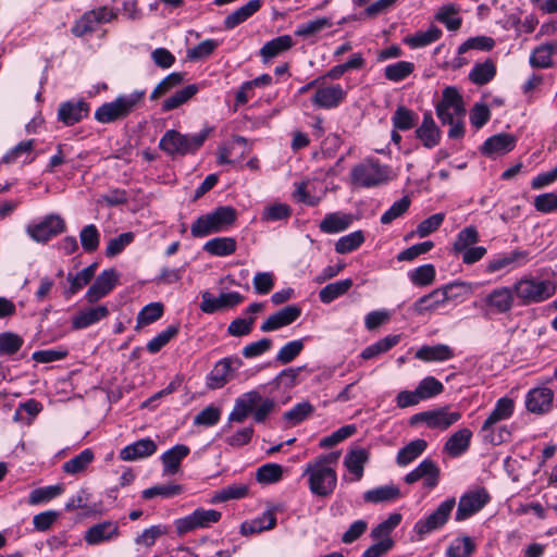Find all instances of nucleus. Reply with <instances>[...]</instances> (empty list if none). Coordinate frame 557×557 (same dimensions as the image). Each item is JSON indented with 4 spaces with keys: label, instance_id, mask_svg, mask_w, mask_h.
Masks as SVG:
<instances>
[{
    "label": "nucleus",
    "instance_id": "c756f323",
    "mask_svg": "<svg viewBox=\"0 0 557 557\" xmlns=\"http://www.w3.org/2000/svg\"><path fill=\"white\" fill-rule=\"evenodd\" d=\"M157 450V444L150 438H141L127 445L120 453L122 460H136L151 456Z\"/></svg>",
    "mask_w": 557,
    "mask_h": 557
},
{
    "label": "nucleus",
    "instance_id": "6e6552de",
    "mask_svg": "<svg viewBox=\"0 0 557 557\" xmlns=\"http://www.w3.org/2000/svg\"><path fill=\"white\" fill-rule=\"evenodd\" d=\"M435 110L444 125L451 122V115L458 119H463L466 115L463 99L459 91L451 86L444 88L442 100L436 104Z\"/></svg>",
    "mask_w": 557,
    "mask_h": 557
},
{
    "label": "nucleus",
    "instance_id": "9d476101",
    "mask_svg": "<svg viewBox=\"0 0 557 557\" xmlns=\"http://www.w3.org/2000/svg\"><path fill=\"white\" fill-rule=\"evenodd\" d=\"M221 517L222 515L218 510L197 508L190 515L175 520L176 532L178 535H183L199 528H209Z\"/></svg>",
    "mask_w": 557,
    "mask_h": 557
},
{
    "label": "nucleus",
    "instance_id": "1a4fd4ad",
    "mask_svg": "<svg viewBox=\"0 0 557 557\" xmlns=\"http://www.w3.org/2000/svg\"><path fill=\"white\" fill-rule=\"evenodd\" d=\"M455 504V498L446 499L426 518L418 520L413 531L419 535V539L422 540L426 534L442 528L448 521Z\"/></svg>",
    "mask_w": 557,
    "mask_h": 557
},
{
    "label": "nucleus",
    "instance_id": "f03ea898",
    "mask_svg": "<svg viewBox=\"0 0 557 557\" xmlns=\"http://www.w3.org/2000/svg\"><path fill=\"white\" fill-rule=\"evenodd\" d=\"M211 128H205L196 134H182L176 129H169L159 141V148L168 156L194 154L207 140Z\"/></svg>",
    "mask_w": 557,
    "mask_h": 557
},
{
    "label": "nucleus",
    "instance_id": "0e129e2a",
    "mask_svg": "<svg viewBox=\"0 0 557 557\" xmlns=\"http://www.w3.org/2000/svg\"><path fill=\"white\" fill-rule=\"evenodd\" d=\"M24 339L13 332L0 333V355L12 356L23 346Z\"/></svg>",
    "mask_w": 557,
    "mask_h": 557
},
{
    "label": "nucleus",
    "instance_id": "680f3d73",
    "mask_svg": "<svg viewBox=\"0 0 557 557\" xmlns=\"http://www.w3.org/2000/svg\"><path fill=\"white\" fill-rule=\"evenodd\" d=\"M479 242V233L474 226H467L462 228L454 243L453 251L455 253H461L465 249L476 244Z\"/></svg>",
    "mask_w": 557,
    "mask_h": 557
},
{
    "label": "nucleus",
    "instance_id": "c03bdc74",
    "mask_svg": "<svg viewBox=\"0 0 557 557\" xmlns=\"http://www.w3.org/2000/svg\"><path fill=\"white\" fill-rule=\"evenodd\" d=\"M198 91L199 85L197 84L185 86L162 102V110L166 112L177 109L182 104L186 103L189 99H191Z\"/></svg>",
    "mask_w": 557,
    "mask_h": 557
},
{
    "label": "nucleus",
    "instance_id": "412c9836",
    "mask_svg": "<svg viewBox=\"0 0 557 557\" xmlns=\"http://www.w3.org/2000/svg\"><path fill=\"white\" fill-rule=\"evenodd\" d=\"M89 113V104L84 100L62 102L58 110V119L66 126L81 122Z\"/></svg>",
    "mask_w": 557,
    "mask_h": 557
},
{
    "label": "nucleus",
    "instance_id": "a878e982",
    "mask_svg": "<svg viewBox=\"0 0 557 557\" xmlns=\"http://www.w3.org/2000/svg\"><path fill=\"white\" fill-rule=\"evenodd\" d=\"M515 409V403L511 398L502 397L496 401V405L490 416L484 421L481 432L486 433L492 430L498 422L509 419Z\"/></svg>",
    "mask_w": 557,
    "mask_h": 557
},
{
    "label": "nucleus",
    "instance_id": "423d86ee",
    "mask_svg": "<svg viewBox=\"0 0 557 557\" xmlns=\"http://www.w3.org/2000/svg\"><path fill=\"white\" fill-rule=\"evenodd\" d=\"M388 166L372 159L366 160L351 170V184L357 187L371 188L388 181Z\"/></svg>",
    "mask_w": 557,
    "mask_h": 557
},
{
    "label": "nucleus",
    "instance_id": "8fccbe9b",
    "mask_svg": "<svg viewBox=\"0 0 557 557\" xmlns=\"http://www.w3.org/2000/svg\"><path fill=\"white\" fill-rule=\"evenodd\" d=\"M292 208L287 203L274 202L264 207L261 213V220L264 222H277L287 220L292 215Z\"/></svg>",
    "mask_w": 557,
    "mask_h": 557
},
{
    "label": "nucleus",
    "instance_id": "72a5a7b5",
    "mask_svg": "<svg viewBox=\"0 0 557 557\" xmlns=\"http://www.w3.org/2000/svg\"><path fill=\"white\" fill-rule=\"evenodd\" d=\"M98 264L95 262L76 274L69 273L66 280L70 283V286L64 292L65 297H72L73 295L77 294L83 287L89 284L92 277L95 276Z\"/></svg>",
    "mask_w": 557,
    "mask_h": 557
},
{
    "label": "nucleus",
    "instance_id": "c85d7f7f",
    "mask_svg": "<svg viewBox=\"0 0 557 557\" xmlns=\"http://www.w3.org/2000/svg\"><path fill=\"white\" fill-rule=\"evenodd\" d=\"M513 290L508 287H499L492 290L485 298L488 307L497 313H506L510 311L513 305Z\"/></svg>",
    "mask_w": 557,
    "mask_h": 557
},
{
    "label": "nucleus",
    "instance_id": "13d9d810",
    "mask_svg": "<svg viewBox=\"0 0 557 557\" xmlns=\"http://www.w3.org/2000/svg\"><path fill=\"white\" fill-rule=\"evenodd\" d=\"M364 242L362 231H355L348 235L342 236L335 244V251L337 253H349L359 248Z\"/></svg>",
    "mask_w": 557,
    "mask_h": 557
},
{
    "label": "nucleus",
    "instance_id": "9b49d317",
    "mask_svg": "<svg viewBox=\"0 0 557 557\" xmlns=\"http://www.w3.org/2000/svg\"><path fill=\"white\" fill-rule=\"evenodd\" d=\"M65 230V222L59 214H49L37 224L28 225V235L38 243H46Z\"/></svg>",
    "mask_w": 557,
    "mask_h": 557
},
{
    "label": "nucleus",
    "instance_id": "a211bd4d",
    "mask_svg": "<svg viewBox=\"0 0 557 557\" xmlns=\"http://www.w3.org/2000/svg\"><path fill=\"white\" fill-rule=\"evenodd\" d=\"M301 315V308L298 305H288L268 317L261 324L262 332H272L289 325Z\"/></svg>",
    "mask_w": 557,
    "mask_h": 557
},
{
    "label": "nucleus",
    "instance_id": "f257e3e1",
    "mask_svg": "<svg viewBox=\"0 0 557 557\" xmlns=\"http://www.w3.org/2000/svg\"><path fill=\"white\" fill-rule=\"evenodd\" d=\"M341 451H331L318 456L307 463L304 475H308L309 490L313 495L327 497L333 494L337 475L331 465L338 462Z\"/></svg>",
    "mask_w": 557,
    "mask_h": 557
},
{
    "label": "nucleus",
    "instance_id": "5fc2aeb1",
    "mask_svg": "<svg viewBox=\"0 0 557 557\" xmlns=\"http://www.w3.org/2000/svg\"><path fill=\"white\" fill-rule=\"evenodd\" d=\"M414 70V64L409 61H398L389 64L384 70L386 79L391 82H401L407 78Z\"/></svg>",
    "mask_w": 557,
    "mask_h": 557
},
{
    "label": "nucleus",
    "instance_id": "0eeeda50",
    "mask_svg": "<svg viewBox=\"0 0 557 557\" xmlns=\"http://www.w3.org/2000/svg\"><path fill=\"white\" fill-rule=\"evenodd\" d=\"M242 366V359L236 356L220 359L206 376L207 388L211 391L223 388L231 380H233L235 372Z\"/></svg>",
    "mask_w": 557,
    "mask_h": 557
},
{
    "label": "nucleus",
    "instance_id": "2eb2a0df",
    "mask_svg": "<svg viewBox=\"0 0 557 557\" xmlns=\"http://www.w3.org/2000/svg\"><path fill=\"white\" fill-rule=\"evenodd\" d=\"M459 286L465 287L466 285L462 283H450L442 288L434 289L430 294L422 296L413 304L414 312L422 314L425 311L437 308L440 305H443L448 299H450V295H455L453 290Z\"/></svg>",
    "mask_w": 557,
    "mask_h": 557
},
{
    "label": "nucleus",
    "instance_id": "4be33fe9",
    "mask_svg": "<svg viewBox=\"0 0 557 557\" xmlns=\"http://www.w3.org/2000/svg\"><path fill=\"white\" fill-rule=\"evenodd\" d=\"M109 309L106 305H98L96 307H88L79 310L72 318V329L83 330L98 323L109 315Z\"/></svg>",
    "mask_w": 557,
    "mask_h": 557
},
{
    "label": "nucleus",
    "instance_id": "052dcab7",
    "mask_svg": "<svg viewBox=\"0 0 557 557\" xmlns=\"http://www.w3.org/2000/svg\"><path fill=\"white\" fill-rule=\"evenodd\" d=\"M248 494V486L246 484L228 485L218 492L211 498L212 504L227 502L231 499H240Z\"/></svg>",
    "mask_w": 557,
    "mask_h": 557
},
{
    "label": "nucleus",
    "instance_id": "69168bd1",
    "mask_svg": "<svg viewBox=\"0 0 557 557\" xmlns=\"http://www.w3.org/2000/svg\"><path fill=\"white\" fill-rule=\"evenodd\" d=\"M283 476V467L278 463H265L257 470V481L260 483H276Z\"/></svg>",
    "mask_w": 557,
    "mask_h": 557
},
{
    "label": "nucleus",
    "instance_id": "6ab92c4d",
    "mask_svg": "<svg viewBox=\"0 0 557 557\" xmlns=\"http://www.w3.org/2000/svg\"><path fill=\"white\" fill-rule=\"evenodd\" d=\"M554 392L547 387H535L525 397L527 409L532 413L543 414L553 407Z\"/></svg>",
    "mask_w": 557,
    "mask_h": 557
},
{
    "label": "nucleus",
    "instance_id": "dca6fc26",
    "mask_svg": "<svg viewBox=\"0 0 557 557\" xmlns=\"http://www.w3.org/2000/svg\"><path fill=\"white\" fill-rule=\"evenodd\" d=\"M517 144V137L510 133H499L488 137L481 146L482 154L488 158L506 154L512 151Z\"/></svg>",
    "mask_w": 557,
    "mask_h": 557
},
{
    "label": "nucleus",
    "instance_id": "58836bf2",
    "mask_svg": "<svg viewBox=\"0 0 557 557\" xmlns=\"http://www.w3.org/2000/svg\"><path fill=\"white\" fill-rule=\"evenodd\" d=\"M293 46V38L289 35H282L265 42L260 49V55L268 61L289 50Z\"/></svg>",
    "mask_w": 557,
    "mask_h": 557
},
{
    "label": "nucleus",
    "instance_id": "a18cd8bd",
    "mask_svg": "<svg viewBox=\"0 0 557 557\" xmlns=\"http://www.w3.org/2000/svg\"><path fill=\"white\" fill-rule=\"evenodd\" d=\"M557 50V44L548 42L535 48L530 57L532 67L546 69L552 65V55Z\"/></svg>",
    "mask_w": 557,
    "mask_h": 557
},
{
    "label": "nucleus",
    "instance_id": "ea45409f",
    "mask_svg": "<svg viewBox=\"0 0 557 557\" xmlns=\"http://www.w3.org/2000/svg\"><path fill=\"white\" fill-rule=\"evenodd\" d=\"M400 497V490L394 484L379 486L363 494L366 503L379 504L395 500Z\"/></svg>",
    "mask_w": 557,
    "mask_h": 557
},
{
    "label": "nucleus",
    "instance_id": "39448f33",
    "mask_svg": "<svg viewBox=\"0 0 557 557\" xmlns=\"http://www.w3.org/2000/svg\"><path fill=\"white\" fill-rule=\"evenodd\" d=\"M557 285L552 280L522 278L513 285V293L520 305L528 306L545 301L556 293Z\"/></svg>",
    "mask_w": 557,
    "mask_h": 557
},
{
    "label": "nucleus",
    "instance_id": "f704fd0d",
    "mask_svg": "<svg viewBox=\"0 0 557 557\" xmlns=\"http://www.w3.org/2000/svg\"><path fill=\"white\" fill-rule=\"evenodd\" d=\"M276 525L275 513L271 510L264 511L260 517L243 522L240 525V533L243 535H250L260 533L262 531L271 530Z\"/></svg>",
    "mask_w": 557,
    "mask_h": 557
},
{
    "label": "nucleus",
    "instance_id": "de8ad7c7",
    "mask_svg": "<svg viewBox=\"0 0 557 557\" xmlns=\"http://www.w3.org/2000/svg\"><path fill=\"white\" fill-rule=\"evenodd\" d=\"M94 458V451L90 448H86L75 457L64 462L62 469L69 474L81 473L92 462Z\"/></svg>",
    "mask_w": 557,
    "mask_h": 557
},
{
    "label": "nucleus",
    "instance_id": "2f4dec72",
    "mask_svg": "<svg viewBox=\"0 0 557 557\" xmlns=\"http://www.w3.org/2000/svg\"><path fill=\"white\" fill-rule=\"evenodd\" d=\"M354 221L349 213L333 212L324 216L320 222V230L325 234H335L347 230Z\"/></svg>",
    "mask_w": 557,
    "mask_h": 557
},
{
    "label": "nucleus",
    "instance_id": "603ef678",
    "mask_svg": "<svg viewBox=\"0 0 557 557\" xmlns=\"http://www.w3.org/2000/svg\"><path fill=\"white\" fill-rule=\"evenodd\" d=\"M444 385L434 376H426L421 380L416 388V394L420 400L435 397L443 393Z\"/></svg>",
    "mask_w": 557,
    "mask_h": 557
},
{
    "label": "nucleus",
    "instance_id": "4c0bfd02",
    "mask_svg": "<svg viewBox=\"0 0 557 557\" xmlns=\"http://www.w3.org/2000/svg\"><path fill=\"white\" fill-rule=\"evenodd\" d=\"M369 460V451L366 448L351 449L345 457L344 465L355 475V480L359 481L363 475L364 465Z\"/></svg>",
    "mask_w": 557,
    "mask_h": 557
},
{
    "label": "nucleus",
    "instance_id": "e2e57ef3",
    "mask_svg": "<svg viewBox=\"0 0 557 557\" xmlns=\"http://www.w3.org/2000/svg\"><path fill=\"white\" fill-rule=\"evenodd\" d=\"M494 47L495 40L492 37L475 36L468 38L458 47V54L461 55L471 49L480 51H491Z\"/></svg>",
    "mask_w": 557,
    "mask_h": 557
},
{
    "label": "nucleus",
    "instance_id": "aec40b11",
    "mask_svg": "<svg viewBox=\"0 0 557 557\" xmlns=\"http://www.w3.org/2000/svg\"><path fill=\"white\" fill-rule=\"evenodd\" d=\"M438 476L440 469L436 463L431 459H424L414 470L405 476V482L412 484L420 479H423L424 486L428 488H433L437 485Z\"/></svg>",
    "mask_w": 557,
    "mask_h": 557
},
{
    "label": "nucleus",
    "instance_id": "37998d69",
    "mask_svg": "<svg viewBox=\"0 0 557 557\" xmlns=\"http://www.w3.org/2000/svg\"><path fill=\"white\" fill-rule=\"evenodd\" d=\"M496 75V66L491 59L483 63H476L469 73V79L478 85L483 86L490 83Z\"/></svg>",
    "mask_w": 557,
    "mask_h": 557
},
{
    "label": "nucleus",
    "instance_id": "f3484780",
    "mask_svg": "<svg viewBox=\"0 0 557 557\" xmlns=\"http://www.w3.org/2000/svg\"><path fill=\"white\" fill-rule=\"evenodd\" d=\"M346 91L339 84L320 86L317 88L311 101L323 109L337 108L346 98Z\"/></svg>",
    "mask_w": 557,
    "mask_h": 557
},
{
    "label": "nucleus",
    "instance_id": "393cba45",
    "mask_svg": "<svg viewBox=\"0 0 557 557\" xmlns=\"http://www.w3.org/2000/svg\"><path fill=\"white\" fill-rule=\"evenodd\" d=\"M414 357L424 362H444L455 357L454 349L446 344L423 345Z\"/></svg>",
    "mask_w": 557,
    "mask_h": 557
},
{
    "label": "nucleus",
    "instance_id": "bb28decb",
    "mask_svg": "<svg viewBox=\"0 0 557 557\" xmlns=\"http://www.w3.org/2000/svg\"><path fill=\"white\" fill-rule=\"evenodd\" d=\"M237 146L242 147V150L239 153V159H244L245 156H247L251 150V148L248 144V140L245 137L239 136V135L234 136L233 141L231 144L219 148L218 160H216L218 164H220V165H223V164L236 165L237 159H232V157H233V153L235 152V150L237 149Z\"/></svg>",
    "mask_w": 557,
    "mask_h": 557
},
{
    "label": "nucleus",
    "instance_id": "3c124183",
    "mask_svg": "<svg viewBox=\"0 0 557 557\" xmlns=\"http://www.w3.org/2000/svg\"><path fill=\"white\" fill-rule=\"evenodd\" d=\"M475 549V544L468 535L454 540L447 547V557H470Z\"/></svg>",
    "mask_w": 557,
    "mask_h": 557
},
{
    "label": "nucleus",
    "instance_id": "bf43d9fd",
    "mask_svg": "<svg viewBox=\"0 0 557 557\" xmlns=\"http://www.w3.org/2000/svg\"><path fill=\"white\" fill-rule=\"evenodd\" d=\"M184 73L173 72L165 76L152 90L150 95L151 100H157L161 96H164L174 87L181 85L184 82Z\"/></svg>",
    "mask_w": 557,
    "mask_h": 557
},
{
    "label": "nucleus",
    "instance_id": "49530a36",
    "mask_svg": "<svg viewBox=\"0 0 557 557\" xmlns=\"http://www.w3.org/2000/svg\"><path fill=\"white\" fill-rule=\"evenodd\" d=\"M417 122L418 114L404 106H398L392 116L394 128L403 132L414 127Z\"/></svg>",
    "mask_w": 557,
    "mask_h": 557
},
{
    "label": "nucleus",
    "instance_id": "79ce46f5",
    "mask_svg": "<svg viewBox=\"0 0 557 557\" xmlns=\"http://www.w3.org/2000/svg\"><path fill=\"white\" fill-rule=\"evenodd\" d=\"M351 278L330 283L319 292V298L323 304H331L336 298L346 294L352 286Z\"/></svg>",
    "mask_w": 557,
    "mask_h": 557
},
{
    "label": "nucleus",
    "instance_id": "c9c22d12",
    "mask_svg": "<svg viewBox=\"0 0 557 557\" xmlns=\"http://www.w3.org/2000/svg\"><path fill=\"white\" fill-rule=\"evenodd\" d=\"M472 432L465 428L455 432L445 443L444 450L451 457H458L470 446Z\"/></svg>",
    "mask_w": 557,
    "mask_h": 557
},
{
    "label": "nucleus",
    "instance_id": "774afa93",
    "mask_svg": "<svg viewBox=\"0 0 557 557\" xmlns=\"http://www.w3.org/2000/svg\"><path fill=\"white\" fill-rule=\"evenodd\" d=\"M435 268L433 264H423L409 273L410 281L417 286H428L435 280Z\"/></svg>",
    "mask_w": 557,
    "mask_h": 557
},
{
    "label": "nucleus",
    "instance_id": "b1692460",
    "mask_svg": "<svg viewBox=\"0 0 557 557\" xmlns=\"http://www.w3.org/2000/svg\"><path fill=\"white\" fill-rule=\"evenodd\" d=\"M119 535V527L113 521H103L91 525L85 533V541L89 545H98Z\"/></svg>",
    "mask_w": 557,
    "mask_h": 557
},
{
    "label": "nucleus",
    "instance_id": "f8f14e48",
    "mask_svg": "<svg viewBox=\"0 0 557 557\" xmlns=\"http://www.w3.org/2000/svg\"><path fill=\"white\" fill-rule=\"evenodd\" d=\"M245 297L237 293H221L214 297L211 293L205 292L201 295L200 309L205 313H214L224 309H230L238 306L244 301Z\"/></svg>",
    "mask_w": 557,
    "mask_h": 557
},
{
    "label": "nucleus",
    "instance_id": "20e7f679",
    "mask_svg": "<svg viewBox=\"0 0 557 557\" xmlns=\"http://www.w3.org/2000/svg\"><path fill=\"white\" fill-rule=\"evenodd\" d=\"M145 94V90H135L129 95H121L115 100L100 106L95 112V119L103 124L123 120L141 103Z\"/></svg>",
    "mask_w": 557,
    "mask_h": 557
},
{
    "label": "nucleus",
    "instance_id": "4d7b16f0",
    "mask_svg": "<svg viewBox=\"0 0 557 557\" xmlns=\"http://www.w3.org/2000/svg\"><path fill=\"white\" fill-rule=\"evenodd\" d=\"M183 492V486L180 484H161L146 488L141 492V497L146 500L152 499L157 496L163 498H171L180 495Z\"/></svg>",
    "mask_w": 557,
    "mask_h": 557
},
{
    "label": "nucleus",
    "instance_id": "cd10ccee",
    "mask_svg": "<svg viewBox=\"0 0 557 557\" xmlns=\"http://www.w3.org/2000/svg\"><path fill=\"white\" fill-rule=\"evenodd\" d=\"M428 426L430 429L440 430L448 429L461 418V413L459 411H449L448 407H438L433 410H428Z\"/></svg>",
    "mask_w": 557,
    "mask_h": 557
},
{
    "label": "nucleus",
    "instance_id": "4468645a",
    "mask_svg": "<svg viewBox=\"0 0 557 557\" xmlns=\"http://www.w3.org/2000/svg\"><path fill=\"white\" fill-rule=\"evenodd\" d=\"M119 274L114 269L103 270L89 286L85 299L88 304H96L106 297L116 285Z\"/></svg>",
    "mask_w": 557,
    "mask_h": 557
},
{
    "label": "nucleus",
    "instance_id": "864d4df0",
    "mask_svg": "<svg viewBox=\"0 0 557 557\" xmlns=\"http://www.w3.org/2000/svg\"><path fill=\"white\" fill-rule=\"evenodd\" d=\"M313 411L314 407L309 401H302L284 412L283 419L294 426L306 420Z\"/></svg>",
    "mask_w": 557,
    "mask_h": 557
},
{
    "label": "nucleus",
    "instance_id": "ddd939ff",
    "mask_svg": "<svg viewBox=\"0 0 557 557\" xmlns=\"http://www.w3.org/2000/svg\"><path fill=\"white\" fill-rule=\"evenodd\" d=\"M490 500V495L485 488L471 491L462 495L459 499L456 520L462 521L480 511Z\"/></svg>",
    "mask_w": 557,
    "mask_h": 557
},
{
    "label": "nucleus",
    "instance_id": "5701e85b",
    "mask_svg": "<svg viewBox=\"0 0 557 557\" xmlns=\"http://www.w3.org/2000/svg\"><path fill=\"white\" fill-rule=\"evenodd\" d=\"M259 399L260 393L258 391H250L243 394L235 400L228 421L243 423L249 414H252L256 403L259 401Z\"/></svg>",
    "mask_w": 557,
    "mask_h": 557
},
{
    "label": "nucleus",
    "instance_id": "7c9ffc66",
    "mask_svg": "<svg viewBox=\"0 0 557 557\" xmlns=\"http://www.w3.org/2000/svg\"><path fill=\"white\" fill-rule=\"evenodd\" d=\"M189 453V447L184 444H177L163 453L161 456V461L164 467L163 473L175 474L180 469L182 460L187 457Z\"/></svg>",
    "mask_w": 557,
    "mask_h": 557
},
{
    "label": "nucleus",
    "instance_id": "a19ab883",
    "mask_svg": "<svg viewBox=\"0 0 557 557\" xmlns=\"http://www.w3.org/2000/svg\"><path fill=\"white\" fill-rule=\"evenodd\" d=\"M428 447L425 440L417 438L404 446L397 454L396 461L399 466H407L417 459Z\"/></svg>",
    "mask_w": 557,
    "mask_h": 557
},
{
    "label": "nucleus",
    "instance_id": "7ed1b4c3",
    "mask_svg": "<svg viewBox=\"0 0 557 557\" xmlns=\"http://www.w3.org/2000/svg\"><path fill=\"white\" fill-rule=\"evenodd\" d=\"M237 219V211L231 206H221L196 219L190 226L193 237L201 238L228 230Z\"/></svg>",
    "mask_w": 557,
    "mask_h": 557
},
{
    "label": "nucleus",
    "instance_id": "09e8293b",
    "mask_svg": "<svg viewBox=\"0 0 557 557\" xmlns=\"http://www.w3.org/2000/svg\"><path fill=\"white\" fill-rule=\"evenodd\" d=\"M442 30L437 26L432 25L425 32H418L410 37H407L405 42L411 48H421L438 40L442 37Z\"/></svg>",
    "mask_w": 557,
    "mask_h": 557
},
{
    "label": "nucleus",
    "instance_id": "473e14b6",
    "mask_svg": "<svg viewBox=\"0 0 557 557\" xmlns=\"http://www.w3.org/2000/svg\"><path fill=\"white\" fill-rule=\"evenodd\" d=\"M262 0H249L246 4L236 9L234 12L228 14L224 20V27L226 29H233L239 24L247 21L256 12L260 10Z\"/></svg>",
    "mask_w": 557,
    "mask_h": 557
},
{
    "label": "nucleus",
    "instance_id": "338daca9",
    "mask_svg": "<svg viewBox=\"0 0 557 557\" xmlns=\"http://www.w3.org/2000/svg\"><path fill=\"white\" fill-rule=\"evenodd\" d=\"M178 325H169L147 344V350L151 354L159 352L175 335L178 334Z\"/></svg>",
    "mask_w": 557,
    "mask_h": 557
},
{
    "label": "nucleus",
    "instance_id": "e433bc0d",
    "mask_svg": "<svg viewBox=\"0 0 557 557\" xmlns=\"http://www.w3.org/2000/svg\"><path fill=\"white\" fill-rule=\"evenodd\" d=\"M237 243L233 237H214L209 239L202 249L211 256L227 257L236 251Z\"/></svg>",
    "mask_w": 557,
    "mask_h": 557
},
{
    "label": "nucleus",
    "instance_id": "6e6d98bb",
    "mask_svg": "<svg viewBox=\"0 0 557 557\" xmlns=\"http://www.w3.org/2000/svg\"><path fill=\"white\" fill-rule=\"evenodd\" d=\"M527 257V253L524 251L520 250H513L509 253H502L496 256L494 259H492L487 267L486 271L490 273H494L497 271H500L512 263L517 262L520 259H524Z\"/></svg>",
    "mask_w": 557,
    "mask_h": 557
}]
</instances>
